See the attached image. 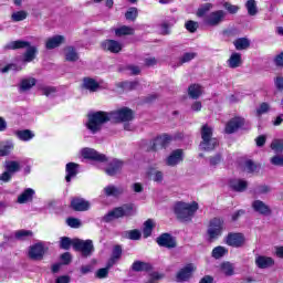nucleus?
<instances>
[{
  "mask_svg": "<svg viewBox=\"0 0 283 283\" xmlns=\"http://www.w3.org/2000/svg\"><path fill=\"white\" fill-rule=\"evenodd\" d=\"M227 253H229V250H227V248L219 245L216 247L212 250V258H214V260H220V258H224V255H227Z\"/></svg>",
  "mask_w": 283,
  "mask_h": 283,
  "instance_id": "58836bf2",
  "label": "nucleus"
},
{
  "mask_svg": "<svg viewBox=\"0 0 283 283\" xmlns=\"http://www.w3.org/2000/svg\"><path fill=\"white\" fill-rule=\"evenodd\" d=\"M271 149L275 151L276 154H281L283 151V139H274L271 143Z\"/></svg>",
  "mask_w": 283,
  "mask_h": 283,
  "instance_id": "de8ad7c7",
  "label": "nucleus"
},
{
  "mask_svg": "<svg viewBox=\"0 0 283 283\" xmlns=\"http://www.w3.org/2000/svg\"><path fill=\"white\" fill-rule=\"evenodd\" d=\"M270 163L276 167H283V156L276 155L270 159Z\"/></svg>",
  "mask_w": 283,
  "mask_h": 283,
  "instance_id": "13d9d810",
  "label": "nucleus"
},
{
  "mask_svg": "<svg viewBox=\"0 0 283 283\" xmlns=\"http://www.w3.org/2000/svg\"><path fill=\"white\" fill-rule=\"evenodd\" d=\"M255 264L259 269H269V266H273L274 261L270 256H258L255 259Z\"/></svg>",
  "mask_w": 283,
  "mask_h": 283,
  "instance_id": "bb28decb",
  "label": "nucleus"
},
{
  "mask_svg": "<svg viewBox=\"0 0 283 283\" xmlns=\"http://www.w3.org/2000/svg\"><path fill=\"white\" fill-rule=\"evenodd\" d=\"M149 263L143 261H135L132 265V270L137 273H140L143 271H149Z\"/></svg>",
  "mask_w": 283,
  "mask_h": 283,
  "instance_id": "e433bc0d",
  "label": "nucleus"
},
{
  "mask_svg": "<svg viewBox=\"0 0 283 283\" xmlns=\"http://www.w3.org/2000/svg\"><path fill=\"white\" fill-rule=\"evenodd\" d=\"M252 209L253 211H255V213H259V216H272L273 214V210L271 209V207L269 205H266L264 201L262 200H254L252 202Z\"/></svg>",
  "mask_w": 283,
  "mask_h": 283,
  "instance_id": "9d476101",
  "label": "nucleus"
},
{
  "mask_svg": "<svg viewBox=\"0 0 283 283\" xmlns=\"http://www.w3.org/2000/svg\"><path fill=\"white\" fill-rule=\"evenodd\" d=\"M168 140H171V138L168 135H163L160 137H157L153 140L151 149L156 151V149H160L165 147V143Z\"/></svg>",
  "mask_w": 283,
  "mask_h": 283,
  "instance_id": "2f4dec72",
  "label": "nucleus"
},
{
  "mask_svg": "<svg viewBox=\"0 0 283 283\" xmlns=\"http://www.w3.org/2000/svg\"><path fill=\"white\" fill-rule=\"evenodd\" d=\"M27 48V51L24 53V63H32L33 59H36V46L30 45V42L23 41V40H18V41H12L9 42L6 46L4 50H23Z\"/></svg>",
  "mask_w": 283,
  "mask_h": 283,
  "instance_id": "7ed1b4c3",
  "label": "nucleus"
},
{
  "mask_svg": "<svg viewBox=\"0 0 283 283\" xmlns=\"http://www.w3.org/2000/svg\"><path fill=\"white\" fill-rule=\"evenodd\" d=\"M186 29L188 30V32H196V30H198V22L196 21H188L186 22Z\"/></svg>",
  "mask_w": 283,
  "mask_h": 283,
  "instance_id": "bf43d9fd",
  "label": "nucleus"
},
{
  "mask_svg": "<svg viewBox=\"0 0 283 283\" xmlns=\"http://www.w3.org/2000/svg\"><path fill=\"white\" fill-rule=\"evenodd\" d=\"M130 189H133V191H134L135 193H143V191H144L143 184H140V182H135V184H133V185L130 186Z\"/></svg>",
  "mask_w": 283,
  "mask_h": 283,
  "instance_id": "0e129e2a",
  "label": "nucleus"
},
{
  "mask_svg": "<svg viewBox=\"0 0 283 283\" xmlns=\"http://www.w3.org/2000/svg\"><path fill=\"white\" fill-rule=\"evenodd\" d=\"M220 163H222V156L214 155L213 157H210L211 167H216V165H220Z\"/></svg>",
  "mask_w": 283,
  "mask_h": 283,
  "instance_id": "680f3d73",
  "label": "nucleus"
},
{
  "mask_svg": "<svg viewBox=\"0 0 283 283\" xmlns=\"http://www.w3.org/2000/svg\"><path fill=\"white\" fill-rule=\"evenodd\" d=\"M109 273V268L106 265V268L99 269L96 273L97 277L103 279V277H107Z\"/></svg>",
  "mask_w": 283,
  "mask_h": 283,
  "instance_id": "69168bd1",
  "label": "nucleus"
},
{
  "mask_svg": "<svg viewBox=\"0 0 283 283\" xmlns=\"http://www.w3.org/2000/svg\"><path fill=\"white\" fill-rule=\"evenodd\" d=\"M71 207L74 211H90V201L83 198H73L71 200Z\"/></svg>",
  "mask_w": 283,
  "mask_h": 283,
  "instance_id": "a211bd4d",
  "label": "nucleus"
},
{
  "mask_svg": "<svg viewBox=\"0 0 283 283\" xmlns=\"http://www.w3.org/2000/svg\"><path fill=\"white\" fill-rule=\"evenodd\" d=\"M221 273H223V275H233V264H231L230 262H224L221 264Z\"/></svg>",
  "mask_w": 283,
  "mask_h": 283,
  "instance_id": "8fccbe9b",
  "label": "nucleus"
},
{
  "mask_svg": "<svg viewBox=\"0 0 283 283\" xmlns=\"http://www.w3.org/2000/svg\"><path fill=\"white\" fill-rule=\"evenodd\" d=\"M120 169H123V161L115 159L109 164L105 171L107 176H116V174H120Z\"/></svg>",
  "mask_w": 283,
  "mask_h": 283,
  "instance_id": "412c9836",
  "label": "nucleus"
},
{
  "mask_svg": "<svg viewBox=\"0 0 283 283\" xmlns=\"http://www.w3.org/2000/svg\"><path fill=\"white\" fill-rule=\"evenodd\" d=\"M105 196H113L114 198H118V196H123L125 193V188L123 187H116L114 185L106 186L104 188Z\"/></svg>",
  "mask_w": 283,
  "mask_h": 283,
  "instance_id": "4be33fe9",
  "label": "nucleus"
},
{
  "mask_svg": "<svg viewBox=\"0 0 283 283\" xmlns=\"http://www.w3.org/2000/svg\"><path fill=\"white\" fill-rule=\"evenodd\" d=\"M201 139L200 147L203 151H213L219 145L218 138L213 137V128L207 124L201 127Z\"/></svg>",
  "mask_w": 283,
  "mask_h": 283,
  "instance_id": "20e7f679",
  "label": "nucleus"
},
{
  "mask_svg": "<svg viewBox=\"0 0 283 283\" xmlns=\"http://www.w3.org/2000/svg\"><path fill=\"white\" fill-rule=\"evenodd\" d=\"M22 67L17 64H8L1 69L2 74H7V72H21Z\"/></svg>",
  "mask_w": 283,
  "mask_h": 283,
  "instance_id": "603ef678",
  "label": "nucleus"
},
{
  "mask_svg": "<svg viewBox=\"0 0 283 283\" xmlns=\"http://www.w3.org/2000/svg\"><path fill=\"white\" fill-rule=\"evenodd\" d=\"M270 191H271V187L266 185L259 186L256 189V193H260V195L269 193Z\"/></svg>",
  "mask_w": 283,
  "mask_h": 283,
  "instance_id": "774afa93",
  "label": "nucleus"
},
{
  "mask_svg": "<svg viewBox=\"0 0 283 283\" xmlns=\"http://www.w3.org/2000/svg\"><path fill=\"white\" fill-rule=\"evenodd\" d=\"M224 17H227V13L224 11H213L206 17L205 23H207V25H220V23L224 21Z\"/></svg>",
  "mask_w": 283,
  "mask_h": 283,
  "instance_id": "1a4fd4ad",
  "label": "nucleus"
},
{
  "mask_svg": "<svg viewBox=\"0 0 283 283\" xmlns=\"http://www.w3.org/2000/svg\"><path fill=\"white\" fill-rule=\"evenodd\" d=\"M176 23V19H170L168 22H164L160 27V34L167 35L170 33L169 29Z\"/></svg>",
  "mask_w": 283,
  "mask_h": 283,
  "instance_id": "a18cd8bd",
  "label": "nucleus"
},
{
  "mask_svg": "<svg viewBox=\"0 0 283 283\" xmlns=\"http://www.w3.org/2000/svg\"><path fill=\"white\" fill-rule=\"evenodd\" d=\"M72 245L75 251L81 252L83 258H90L94 253V243L92 240L74 239Z\"/></svg>",
  "mask_w": 283,
  "mask_h": 283,
  "instance_id": "423d86ee",
  "label": "nucleus"
},
{
  "mask_svg": "<svg viewBox=\"0 0 283 283\" xmlns=\"http://www.w3.org/2000/svg\"><path fill=\"white\" fill-rule=\"evenodd\" d=\"M235 50H249L251 48V40L248 38H239L233 41Z\"/></svg>",
  "mask_w": 283,
  "mask_h": 283,
  "instance_id": "c85d7f7f",
  "label": "nucleus"
},
{
  "mask_svg": "<svg viewBox=\"0 0 283 283\" xmlns=\"http://www.w3.org/2000/svg\"><path fill=\"white\" fill-rule=\"evenodd\" d=\"M185 160V151L182 149H176L170 153V155L166 158V165L168 167H176L180 165Z\"/></svg>",
  "mask_w": 283,
  "mask_h": 283,
  "instance_id": "6e6552de",
  "label": "nucleus"
},
{
  "mask_svg": "<svg viewBox=\"0 0 283 283\" xmlns=\"http://www.w3.org/2000/svg\"><path fill=\"white\" fill-rule=\"evenodd\" d=\"M14 149V143L12 140H7L0 145V156H10Z\"/></svg>",
  "mask_w": 283,
  "mask_h": 283,
  "instance_id": "473e14b6",
  "label": "nucleus"
},
{
  "mask_svg": "<svg viewBox=\"0 0 283 283\" xmlns=\"http://www.w3.org/2000/svg\"><path fill=\"white\" fill-rule=\"evenodd\" d=\"M125 17L127 21H136L138 18V9L135 7H132L128 9V11L125 13Z\"/></svg>",
  "mask_w": 283,
  "mask_h": 283,
  "instance_id": "09e8293b",
  "label": "nucleus"
},
{
  "mask_svg": "<svg viewBox=\"0 0 283 283\" xmlns=\"http://www.w3.org/2000/svg\"><path fill=\"white\" fill-rule=\"evenodd\" d=\"M64 57L65 61L74 63L78 61V52H76V49H74V46H66L64 49Z\"/></svg>",
  "mask_w": 283,
  "mask_h": 283,
  "instance_id": "b1692460",
  "label": "nucleus"
},
{
  "mask_svg": "<svg viewBox=\"0 0 283 283\" xmlns=\"http://www.w3.org/2000/svg\"><path fill=\"white\" fill-rule=\"evenodd\" d=\"M242 53L233 52L227 60V65L231 70H237V67H242Z\"/></svg>",
  "mask_w": 283,
  "mask_h": 283,
  "instance_id": "6ab92c4d",
  "label": "nucleus"
},
{
  "mask_svg": "<svg viewBox=\"0 0 283 283\" xmlns=\"http://www.w3.org/2000/svg\"><path fill=\"white\" fill-rule=\"evenodd\" d=\"M34 196V189L28 188L25 189L19 197L18 202L19 205H25V202H30Z\"/></svg>",
  "mask_w": 283,
  "mask_h": 283,
  "instance_id": "cd10ccee",
  "label": "nucleus"
},
{
  "mask_svg": "<svg viewBox=\"0 0 283 283\" xmlns=\"http://www.w3.org/2000/svg\"><path fill=\"white\" fill-rule=\"evenodd\" d=\"M17 240H27V238H32V231L30 230H19L15 232Z\"/></svg>",
  "mask_w": 283,
  "mask_h": 283,
  "instance_id": "3c124183",
  "label": "nucleus"
},
{
  "mask_svg": "<svg viewBox=\"0 0 283 283\" xmlns=\"http://www.w3.org/2000/svg\"><path fill=\"white\" fill-rule=\"evenodd\" d=\"M60 247L65 251L70 250V247H72V240L67 237L62 238L60 242Z\"/></svg>",
  "mask_w": 283,
  "mask_h": 283,
  "instance_id": "4d7b16f0",
  "label": "nucleus"
},
{
  "mask_svg": "<svg viewBox=\"0 0 283 283\" xmlns=\"http://www.w3.org/2000/svg\"><path fill=\"white\" fill-rule=\"evenodd\" d=\"M11 19H12V21H14V22L25 21V19H28V12H25V11H17V12H13V13L11 14Z\"/></svg>",
  "mask_w": 283,
  "mask_h": 283,
  "instance_id": "49530a36",
  "label": "nucleus"
},
{
  "mask_svg": "<svg viewBox=\"0 0 283 283\" xmlns=\"http://www.w3.org/2000/svg\"><path fill=\"white\" fill-rule=\"evenodd\" d=\"M147 175L149 176V178H151V180H154V182L160 184L165 179V175L163 174V171L154 168H150Z\"/></svg>",
  "mask_w": 283,
  "mask_h": 283,
  "instance_id": "72a5a7b5",
  "label": "nucleus"
},
{
  "mask_svg": "<svg viewBox=\"0 0 283 283\" xmlns=\"http://www.w3.org/2000/svg\"><path fill=\"white\" fill-rule=\"evenodd\" d=\"M66 224L69 226V227H71V229H80V227H81V221L78 220V219H76V218H67L66 219Z\"/></svg>",
  "mask_w": 283,
  "mask_h": 283,
  "instance_id": "864d4df0",
  "label": "nucleus"
},
{
  "mask_svg": "<svg viewBox=\"0 0 283 283\" xmlns=\"http://www.w3.org/2000/svg\"><path fill=\"white\" fill-rule=\"evenodd\" d=\"M154 220L148 219L145 223H144V238H149V235H151V232L154 231Z\"/></svg>",
  "mask_w": 283,
  "mask_h": 283,
  "instance_id": "79ce46f5",
  "label": "nucleus"
},
{
  "mask_svg": "<svg viewBox=\"0 0 283 283\" xmlns=\"http://www.w3.org/2000/svg\"><path fill=\"white\" fill-rule=\"evenodd\" d=\"M245 8L250 17H255V14H258V3L255 2V0H248L245 3Z\"/></svg>",
  "mask_w": 283,
  "mask_h": 283,
  "instance_id": "ea45409f",
  "label": "nucleus"
},
{
  "mask_svg": "<svg viewBox=\"0 0 283 283\" xmlns=\"http://www.w3.org/2000/svg\"><path fill=\"white\" fill-rule=\"evenodd\" d=\"M102 48L106 52H112V54H118L123 50V43L116 40H106L102 42Z\"/></svg>",
  "mask_w": 283,
  "mask_h": 283,
  "instance_id": "4468645a",
  "label": "nucleus"
},
{
  "mask_svg": "<svg viewBox=\"0 0 283 283\" xmlns=\"http://www.w3.org/2000/svg\"><path fill=\"white\" fill-rule=\"evenodd\" d=\"M230 187L233 191H245L249 184L242 179H232L230 180Z\"/></svg>",
  "mask_w": 283,
  "mask_h": 283,
  "instance_id": "393cba45",
  "label": "nucleus"
},
{
  "mask_svg": "<svg viewBox=\"0 0 283 283\" xmlns=\"http://www.w3.org/2000/svg\"><path fill=\"white\" fill-rule=\"evenodd\" d=\"M45 255V247L41 243H35L29 248V258L31 260H43Z\"/></svg>",
  "mask_w": 283,
  "mask_h": 283,
  "instance_id": "f8f14e48",
  "label": "nucleus"
},
{
  "mask_svg": "<svg viewBox=\"0 0 283 283\" xmlns=\"http://www.w3.org/2000/svg\"><path fill=\"white\" fill-rule=\"evenodd\" d=\"M34 85H36V78L34 77L23 78L20 83V92H28L32 90Z\"/></svg>",
  "mask_w": 283,
  "mask_h": 283,
  "instance_id": "c756f323",
  "label": "nucleus"
},
{
  "mask_svg": "<svg viewBox=\"0 0 283 283\" xmlns=\"http://www.w3.org/2000/svg\"><path fill=\"white\" fill-rule=\"evenodd\" d=\"M159 247H165L166 249H176V239L169 233H164L156 239Z\"/></svg>",
  "mask_w": 283,
  "mask_h": 283,
  "instance_id": "ddd939ff",
  "label": "nucleus"
},
{
  "mask_svg": "<svg viewBox=\"0 0 283 283\" xmlns=\"http://www.w3.org/2000/svg\"><path fill=\"white\" fill-rule=\"evenodd\" d=\"M143 234L139 232V230H130L126 232V237L128 240H139Z\"/></svg>",
  "mask_w": 283,
  "mask_h": 283,
  "instance_id": "5fc2aeb1",
  "label": "nucleus"
},
{
  "mask_svg": "<svg viewBox=\"0 0 283 283\" xmlns=\"http://www.w3.org/2000/svg\"><path fill=\"white\" fill-rule=\"evenodd\" d=\"M84 87L91 92H98L101 90V85L94 78H84Z\"/></svg>",
  "mask_w": 283,
  "mask_h": 283,
  "instance_id": "c9c22d12",
  "label": "nucleus"
},
{
  "mask_svg": "<svg viewBox=\"0 0 283 283\" xmlns=\"http://www.w3.org/2000/svg\"><path fill=\"white\" fill-rule=\"evenodd\" d=\"M39 90L43 94V96H54V94H56V87L54 86L41 85Z\"/></svg>",
  "mask_w": 283,
  "mask_h": 283,
  "instance_id": "37998d69",
  "label": "nucleus"
},
{
  "mask_svg": "<svg viewBox=\"0 0 283 283\" xmlns=\"http://www.w3.org/2000/svg\"><path fill=\"white\" fill-rule=\"evenodd\" d=\"M82 156L83 158H87L90 160H98L99 163H105V160H107V157L105 155L99 154L93 148L82 149Z\"/></svg>",
  "mask_w": 283,
  "mask_h": 283,
  "instance_id": "2eb2a0df",
  "label": "nucleus"
},
{
  "mask_svg": "<svg viewBox=\"0 0 283 283\" xmlns=\"http://www.w3.org/2000/svg\"><path fill=\"white\" fill-rule=\"evenodd\" d=\"M15 136L19 138V140H23L24 143H28V140H32V138H34V134L30 129L17 130Z\"/></svg>",
  "mask_w": 283,
  "mask_h": 283,
  "instance_id": "f704fd0d",
  "label": "nucleus"
},
{
  "mask_svg": "<svg viewBox=\"0 0 283 283\" xmlns=\"http://www.w3.org/2000/svg\"><path fill=\"white\" fill-rule=\"evenodd\" d=\"M188 96L193 99H198L199 96H202V86L200 84H192L188 87Z\"/></svg>",
  "mask_w": 283,
  "mask_h": 283,
  "instance_id": "7c9ffc66",
  "label": "nucleus"
},
{
  "mask_svg": "<svg viewBox=\"0 0 283 283\" xmlns=\"http://www.w3.org/2000/svg\"><path fill=\"white\" fill-rule=\"evenodd\" d=\"M196 59V53H185L180 60L179 63L182 65V63H189V61H193Z\"/></svg>",
  "mask_w": 283,
  "mask_h": 283,
  "instance_id": "6e6d98bb",
  "label": "nucleus"
},
{
  "mask_svg": "<svg viewBox=\"0 0 283 283\" xmlns=\"http://www.w3.org/2000/svg\"><path fill=\"white\" fill-rule=\"evenodd\" d=\"M244 118L242 117H234L230 119L226 125V134H234L238 132L239 127H244Z\"/></svg>",
  "mask_w": 283,
  "mask_h": 283,
  "instance_id": "dca6fc26",
  "label": "nucleus"
},
{
  "mask_svg": "<svg viewBox=\"0 0 283 283\" xmlns=\"http://www.w3.org/2000/svg\"><path fill=\"white\" fill-rule=\"evenodd\" d=\"M174 211L178 220H181V222H189V220L193 218L196 211H198V202L192 201L187 203L179 201L175 205Z\"/></svg>",
  "mask_w": 283,
  "mask_h": 283,
  "instance_id": "f03ea898",
  "label": "nucleus"
},
{
  "mask_svg": "<svg viewBox=\"0 0 283 283\" xmlns=\"http://www.w3.org/2000/svg\"><path fill=\"white\" fill-rule=\"evenodd\" d=\"M6 170L9 171L10 174L14 175L17 171L21 170V163L19 161H7L6 163Z\"/></svg>",
  "mask_w": 283,
  "mask_h": 283,
  "instance_id": "4c0bfd02",
  "label": "nucleus"
},
{
  "mask_svg": "<svg viewBox=\"0 0 283 283\" xmlns=\"http://www.w3.org/2000/svg\"><path fill=\"white\" fill-rule=\"evenodd\" d=\"M258 169V166L251 161V160H248L245 161V171H248L249 174H253V171H255Z\"/></svg>",
  "mask_w": 283,
  "mask_h": 283,
  "instance_id": "052dcab7",
  "label": "nucleus"
},
{
  "mask_svg": "<svg viewBox=\"0 0 283 283\" xmlns=\"http://www.w3.org/2000/svg\"><path fill=\"white\" fill-rule=\"evenodd\" d=\"M224 230V221L219 218H214L210 221L208 227V240L209 242H213V240H218L222 235V231Z\"/></svg>",
  "mask_w": 283,
  "mask_h": 283,
  "instance_id": "39448f33",
  "label": "nucleus"
},
{
  "mask_svg": "<svg viewBox=\"0 0 283 283\" xmlns=\"http://www.w3.org/2000/svg\"><path fill=\"white\" fill-rule=\"evenodd\" d=\"M65 41V38L63 35H54L52 38H49L45 42L46 50H54V48H59L61 43Z\"/></svg>",
  "mask_w": 283,
  "mask_h": 283,
  "instance_id": "5701e85b",
  "label": "nucleus"
},
{
  "mask_svg": "<svg viewBox=\"0 0 283 283\" xmlns=\"http://www.w3.org/2000/svg\"><path fill=\"white\" fill-rule=\"evenodd\" d=\"M226 243L229 247H234L239 249L240 247H244V234L242 233H230L226 238Z\"/></svg>",
  "mask_w": 283,
  "mask_h": 283,
  "instance_id": "9b49d317",
  "label": "nucleus"
},
{
  "mask_svg": "<svg viewBox=\"0 0 283 283\" xmlns=\"http://www.w3.org/2000/svg\"><path fill=\"white\" fill-rule=\"evenodd\" d=\"M122 256H123V248L120 245H115L113 248L112 256L107 262L108 269H112V266H114V264H116V262H118V260H120Z\"/></svg>",
  "mask_w": 283,
  "mask_h": 283,
  "instance_id": "aec40b11",
  "label": "nucleus"
},
{
  "mask_svg": "<svg viewBox=\"0 0 283 283\" xmlns=\"http://www.w3.org/2000/svg\"><path fill=\"white\" fill-rule=\"evenodd\" d=\"M124 216H134V208L132 206L115 208L104 216V222H112V220L123 218Z\"/></svg>",
  "mask_w": 283,
  "mask_h": 283,
  "instance_id": "0eeeda50",
  "label": "nucleus"
},
{
  "mask_svg": "<svg viewBox=\"0 0 283 283\" xmlns=\"http://www.w3.org/2000/svg\"><path fill=\"white\" fill-rule=\"evenodd\" d=\"M78 174V165L75 163H69L66 165V182H71L72 178H74Z\"/></svg>",
  "mask_w": 283,
  "mask_h": 283,
  "instance_id": "a878e982",
  "label": "nucleus"
},
{
  "mask_svg": "<svg viewBox=\"0 0 283 283\" xmlns=\"http://www.w3.org/2000/svg\"><path fill=\"white\" fill-rule=\"evenodd\" d=\"M196 271V266L193 264H188L185 268H182L176 275L177 282H187Z\"/></svg>",
  "mask_w": 283,
  "mask_h": 283,
  "instance_id": "f3484780",
  "label": "nucleus"
},
{
  "mask_svg": "<svg viewBox=\"0 0 283 283\" xmlns=\"http://www.w3.org/2000/svg\"><path fill=\"white\" fill-rule=\"evenodd\" d=\"M266 112H269V104L266 103H262L260 107L256 109V114L259 116H262V114H266Z\"/></svg>",
  "mask_w": 283,
  "mask_h": 283,
  "instance_id": "e2e57ef3",
  "label": "nucleus"
},
{
  "mask_svg": "<svg viewBox=\"0 0 283 283\" xmlns=\"http://www.w3.org/2000/svg\"><path fill=\"white\" fill-rule=\"evenodd\" d=\"M224 8H226V10H228V12H230V14H235V12H238V10H240V7L233 6L230 3H226Z\"/></svg>",
  "mask_w": 283,
  "mask_h": 283,
  "instance_id": "338daca9",
  "label": "nucleus"
},
{
  "mask_svg": "<svg viewBox=\"0 0 283 283\" xmlns=\"http://www.w3.org/2000/svg\"><path fill=\"white\" fill-rule=\"evenodd\" d=\"M213 9V4L211 3H203L197 10V17H205L209 10Z\"/></svg>",
  "mask_w": 283,
  "mask_h": 283,
  "instance_id": "c03bdc74",
  "label": "nucleus"
},
{
  "mask_svg": "<svg viewBox=\"0 0 283 283\" xmlns=\"http://www.w3.org/2000/svg\"><path fill=\"white\" fill-rule=\"evenodd\" d=\"M134 112L132 109L124 107L115 112H95L87 115V122L85 127L90 129L91 134H98L105 123L113 120L114 123H125L127 120H133Z\"/></svg>",
  "mask_w": 283,
  "mask_h": 283,
  "instance_id": "f257e3e1",
  "label": "nucleus"
},
{
  "mask_svg": "<svg viewBox=\"0 0 283 283\" xmlns=\"http://www.w3.org/2000/svg\"><path fill=\"white\" fill-rule=\"evenodd\" d=\"M117 36H127L134 34V29L132 27L123 25L115 30Z\"/></svg>",
  "mask_w": 283,
  "mask_h": 283,
  "instance_id": "a19ab883",
  "label": "nucleus"
}]
</instances>
